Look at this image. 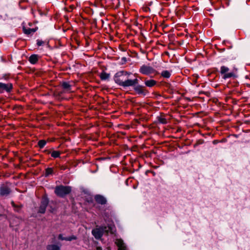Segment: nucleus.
<instances>
[{"instance_id":"0eeeda50","label":"nucleus","mask_w":250,"mask_h":250,"mask_svg":"<svg viewBox=\"0 0 250 250\" xmlns=\"http://www.w3.org/2000/svg\"><path fill=\"white\" fill-rule=\"evenodd\" d=\"M48 204V200L46 197L42 199L41 204L39 208V212L41 213H44L45 211L46 208Z\"/></svg>"},{"instance_id":"393cba45","label":"nucleus","mask_w":250,"mask_h":250,"mask_svg":"<svg viewBox=\"0 0 250 250\" xmlns=\"http://www.w3.org/2000/svg\"><path fill=\"white\" fill-rule=\"evenodd\" d=\"M66 237H63V235L62 234H60L58 236V239L61 240H66Z\"/></svg>"},{"instance_id":"412c9836","label":"nucleus","mask_w":250,"mask_h":250,"mask_svg":"<svg viewBox=\"0 0 250 250\" xmlns=\"http://www.w3.org/2000/svg\"><path fill=\"white\" fill-rule=\"evenodd\" d=\"M60 153L58 151H53L51 153V156L54 158H58L60 156Z\"/></svg>"},{"instance_id":"9d476101","label":"nucleus","mask_w":250,"mask_h":250,"mask_svg":"<svg viewBox=\"0 0 250 250\" xmlns=\"http://www.w3.org/2000/svg\"><path fill=\"white\" fill-rule=\"evenodd\" d=\"M96 201L101 205H104L106 202V199L103 196L97 195L95 197Z\"/></svg>"},{"instance_id":"20e7f679","label":"nucleus","mask_w":250,"mask_h":250,"mask_svg":"<svg viewBox=\"0 0 250 250\" xmlns=\"http://www.w3.org/2000/svg\"><path fill=\"white\" fill-rule=\"evenodd\" d=\"M229 68L226 66L223 65L220 67V73L223 75L224 79H229L231 77H235L236 75L234 72H229Z\"/></svg>"},{"instance_id":"1a4fd4ad","label":"nucleus","mask_w":250,"mask_h":250,"mask_svg":"<svg viewBox=\"0 0 250 250\" xmlns=\"http://www.w3.org/2000/svg\"><path fill=\"white\" fill-rule=\"evenodd\" d=\"M115 243L118 247V250H127L126 247L122 239H116Z\"/></svg>"},{"instance_id":"b1692460","label":"nucleus","mask_w":250,"mask_h":250,"mask_svg":"<svg viewBox=\"0 0 250 250\" xmlns=\"http://www.w3.org/2000/svg\"><path fill=\"white\" fill-rule=\"evenodd\" d=\"M66 241H71L73 240H76L77 239V237L74 235H72L70 237H66Z\"/></svg>"},{"instance_id":"f8f14e48","label":"nucleus","mask_w":250,"mask_h":250,"mask_svg":"<svg viewBox=\"0 0 250 250\" xmlns=\"http://www.w3.org/2000/svg\"><path fill=\"white\" fill-rule=\"evenodd\" d=\"M134 89L135 91L139 94H143L145 92L143 86L140 85H136Z\"/></svg>"},{"instance_id":"423d86ee","label":"nucleus","mask_w":250,"mask_h":250,"mask_svg":"<svg viewBox=\"0 0 250 250\" xmlns=\"http://www.w3.org/2000/svg\"><path fill=\"white\" fill-rule=\"evenodd\" d=\"M138 83V80L137 79H135L134 80L129 79L128 78L126 79V80L124 82L123 84H122V86L123 87H128V86H135Z\"/></svg>"},{"instance_id":"6e6552de","label":"nucleus","mask_w":250,"mask_h":250,"mask_svg":"<svg viewBox=\"0 0 250 250\" xmlns=\"http://www.w3.org/2000/svg\"><path fill=\"white\" fill-rule=\"evenodd\" d=\"M12 88L11 83H0V93H3L4 91L9 92Z\"/></svg>"},{"instance_id":"f03ea898","label":"nucleus","mask_w":250,"mask_h":250,"mask_svg":"<svg viewBox=\"0 0 250 250\" xmlns=\"http://www.w3.org/2000/svg\"><path fill=\"white\" fill-rule=\"evenodd\" d=\"M109 229L112 230L111 227H101L99 228H96L93 229L92 231V235L97 239H99L101 238L104 232H108Z\"/></svg>"},{"instance_id":"2eb2a0df","label":"nucleus","mask_w":250,"mask_h":250,"mask_svg":"<svg viewBox=\"0 0 250 250\" xmlns=\"http://www.w3.org/2000/svg\"><path fill=\"white\" fill-rule=\"evenodd\" d=\"M23 31L25 34H26L27 35H30L31 34L34 33L36 31V30L34 28H26L25 27H23Z\"/></svg>"},{"instance_id":"5701e85b","label":"nucleus","mask_w":250,"mask_h":250,"mask_svg":"<svg viewBox=\"0 0 250 250\" xmlns=\"http://www.w3.org/2000/svg\"><path fill=\"white\" fill-rule=\"evenodd\" d=\"M158 121L160 123L163 124H166L167 123V120L163 117H158Z\"/></svg>"},{"instance_id":"f257e3e1","label":"nucleus","mask_w":250,"mask_h":250,"mask_svg":"<svg viewBox=\"0 0 250 250\" xmlns=\"http://www.w3.org/2000/svg\"><path fill=\"white\" fill-rule=\"evenodd\" d=\"M131 73L125 71H119L116 73L114 76L115 82L118 85L122 86L124 82L128 78V76Z\"/></svg>"},{"instance_id":"f3484780","label":"nucleus","mask_w":250,"mask_h":250,"mask_svg":"<svg viewBox=\"0 0 250 250\" xmlns=\"http://www.w3.org/2000/svg\"><path fill=\"white\" fill-rule=\"evenodd\" d=\"M100 76L102 80H107L109 79L110 77V74L105 72H103L101 73Z\"/></svg>"},{"instance_id":"a878e982","label":"nucleus","mask_w":250,"mask_h":250,"mask_svg":"<svg viewBox=\"0 0 250 250\" xmlns=\"http://www.w3.org/2000/svg\"><path fill=\"white\" fill-rule=\"evenodd\" d=\"M37 43V45L39 46H40L42 45L44 43V42L42 40H38Z\"/></svg>"},{"instance_id":"4468645a","label":"nucleus","mask_w":250,"mask_h":250,"mask_svg":"<svg viewBox=\"0 0 250 250\" xmlns=\"http://www.w3.org/2000/svg\"><path fill=\"white\" fill-rule=\"evenodd\" d=\"M38 60V57L37 55H32L29 59V61L32 64H35Z\"/></svg>"},{"instance_id":"ddd939ff","label":"nucleus","mask_w":250,"mask_h":250,"mask_svg":"<svg viewBox=\"0 0 250 250\" xmlns=\"http://www.w3.org/2000/svg\"><path fill=\"white\" fill-rule=\"evenodd\" d=\"M157 82L154 80H149L145 81V84L146 86L151 87L154 86L156 84Z\"/></svg>"},{"instance_id":"a211bd4d","label":"nucleus","mask_w":250,"mask_h":250,"mask_svg":"<svg viewBox=\"0 0 250 250\" xmlns=\"http://www.w3.org/2000/svg\"><path fill=\"white\" fill-rule=\"evenodd\" d=\"M47 250H61L60 246L56 245H50L47 247Z\"/></svg>"},{"instance_id":"6ab92c4d","label":"nucleus","mask_w":250,"mask_h":250,"mask_svg":"<svg viewBox=\"0 0 250 250\" xmlns=\"http://www.w3.org/2000/svg\"><path fill=\"white\" fill-rule=\"evenodd\" d=\"M53 169L52 168L48 167L45 169V176L47 177L49 175L53 174Z\"/></svg>"},{"instance_id":"9b49d317","label":"nucleus","mask_w":250,"mask_h":250,"mask_svg":"<svg viewBox=\"0 0 250 250\" xmlns=\"http://www.w3.org/2000/svg\"><path fill=\"white\" fill-rule=\"evenodd\" d=\"M9 192V188L6 187H2L0 188V194L1 195H7Z\"/></svg>"},{"instance_id":"7ed1b4c3","label":"nucleus","mask_w":250,"mask_h":250,"mask_svg":"<svg viewBox=\"0 0 250 250\" xmlns=\"http://www.w3.org/2000/svg\"><path fill=\"white\" fill-rule=\"evenodd\" d=\"M71 190V188L69 187L60 186L56 187L55 192L58 196L63 197L65 195L69 194Z\"/></svg>"},{"instance_id":"4be33fe9","label":"nucleus","mask_w":250,"mask_h":250,"mask_svg":"<svg viewBox=\"0 0 250 250\" xmlns=\"http://www.w3.org/2000/svg\"><path fill=\"white\" fill-rule=\"evenodd\" d=\"M46 144V141L43 140H40L38 142V145L40 148H43Z\"/></svg>"},{"instance_id":"39448f33","label":"nucleus","mask_w":250,"mask_h":250,"mask_svg":"<svg viewBox=\"0 0 250 250\" xmlns=\"http://www.w3.org/2000/svg\"><path fill=\"white\" fill-rule=\"evenodd\" d=\"M139 72L144 75H150L154 74L156 70L149 65L144 64L140 68Z\"/></svg>"},{"instance_id":"bb28decb","label":"nucleus","mask_w":250,"mask_h":250,"mask_svg":"<svg viewBox=\"0 0 250 250\" xmlns=\"http://www.w3.org/2000/svg\"><path fill=\"white\" fill-rule=\"evenodd\" d=\"M96 250H102L101 247H97Z\"/></svg>"},{"instance_id":"dca6fc26","label":"nucleus","mask_w":250,"mask_h":250,"mask_svg":"<svg viewBox=\"0 0 250 250\" xmlns=\"http://www.w3.org/2000/svg\"><path fill=\"white\" fill-rule=\"evenodd\" d=\"M161 75L163 78L168 79L170 77L171 73L168 70H164L161 72Z\"/></svg>"},{"instance_id":"aec40b11","label":"nucleus","mask_w":250,"mask_h":250,"mask_svg":"<svg viewBox=\"0 0 250 250\" xmlns=\"http://www.w3.org/2000/svg\"><path fill=\"white\" fill-rule=\"evenodd\" d=\"M62 86L64 89H65L68 91L70 90L71 86L68 83L63 82L62 83Z\"/></svg>"}]
</instances>
